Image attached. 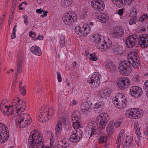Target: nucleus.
<instances>
[{"label": "nucleus", "mask_w": 148, "mask_h": 148, "mask_svg": "<svg viewBox=\"0 0 148 148\" xmlns=\"http://www.w3.org/2000/svg\"><path fill=\"white\" fill-rule=\"evenodd\" d=\"M14 13V11H12V14H10V20H12L13 18V13Z\"/></svg>", "instance_id": "4d7b16f0"}, {"label": "nucleus", "mask_w": 148, "mask_h": 148, "mask_svg": "<svg viewBox=\"0 0 148 148\" xmlns=\"http://www.w3.org/2000/svg\"><path fill=\"white\" fill-rule=\"evenodd\" d=\"M16 33L14 32H12L11 35V38L13 39L15 38L16 37L15 36Z\"/></svg>", "instance_id": "052dcab7"}, {"label": "nucleus", "mask_w": 148, "mask_h": 148, "mask_svg": "<svg viewBox=\"0 0 148 148\" xmlns=\"http://www.w3.org/2000/svg\"><path fill=\"white\" fill-rule=\"evenodd\" d=\"M92 7L96 11H101L104 9L105 4L102 0H93L91 2Z\"/></svg>", "instance_id": "1a4fd4ad"}, {"label": "nucleus", "mask_w": 148, "mask_h": 148, "mask_svg": "<svg viewBox=\"0 0 148 148\" xmlns=\"http://www.w3.org/2000/svg\"><path fill=\"white\" fill-rule=\"evenodd\" d=\"M61 130L59 128H56L55 132L57 137H58L61 133Z\"/></svg>", "instance_id": "de8ad7c7"}, {"label": "nucleus", "mask_w": 148, "mask_h": 148, "mask_svg": "<svg viewBox=\"0 0 148 148\" xmlns=\"http://www.w3.org/2000/svg\"><path fill=\"white\" fill-rule=\"evenodd\" d=\"M93 38L95 46L102 51H107L109 48L112 47V45L110 43L107 44L105 41L104 38L99 34H95Z\"/></svg>", "instance_id": "20e7f679"}, {"label": "nucleus", "mask_w": 148, "mask_h": 148, "mask_svg": "<svg viewBox=\"0 0 148 148\" xmlns=\"http://www.w3.org/2000/svg\"><path fill=\"white\" fill-rule=\"evenodd\" d=\"M90 60L96 61L97 60V58L95 56V53H94L90 54Z\"/></svg>", "instance_id": "c03bdc74"}, {"label": "nucleus", "mask_w": 148, "mask_h": 148, "mask_svg": "<svg viewBox=\"0 0 148 148\" xmlns=\"http://www.w3.org/2000/svg\"><path fill=\"white\" fill-rule=\"evenodd\" d=\"M143 114V111L140 109L136 108H132L130 110H127L125 113L127 117L135 119L140 118Z\"/></svg>", "instance_id": "6e6552de"}, {"label": "nucleus", "mask_w": 148, "mask_h": 148, "mask_svg": "<svg viewBox=\"0 0 148 148\" xmlns=\"http://www.w3.org/2000/svg\"><path fill=\"white\" fill-rule=\"evenodd\" d=\"M112 90L110 88H107L99 91V95L101 97L106 98L111 94Z\"/></svg>", "instance_id": "aec40b11"}, {"label": "nucleus", "mask_w": 148, "mask_h": 148, "mask_svg": "<svg viewBox=\"0 0 148 148\" xmlns=\"http://www.w3.org/2000/svg\"><path fill=\"white\" fill-rule=\"evenodd\" d=\"M39 132L34 130L31 133L28 140V146L29 148H44V145L40 139Z\"/></svg>", "instance_id": "7ed1b4c3"}, {"label": "nucleus", "mask_w": 148, "mask_h": 148, "mask_svg": "<svg viewBox=\"0 0 148 148\" xmlns=\"http://www.w3.org/2000/svg\"><path fill=\"white\" fill-rule=\"evenodd\" d=\"M123 122V120L122 119H120L118 120L116 122L119 123L120 125Z\"/></svg>", "instance_id": "e2e57ef3"}, {"label": "nucleus", "mask_w": 148, "mask_h": 148, "mask_svg": "<svg viewBox=\"0 0 148 148\" xmlns=\"http://www.w3.org/2000/svg\"><path fill=\"white\" fill-rule=\"evenodd\" d=\"M36 35V34L35 33L32 31H30L29 33V36L30 37H33V39L34 40H36L38 39L39 40H43L44 38L43 36L39 35L38 37L35 38V36Z\"/></svg>", "instance_id": "473e14b6"}, {"label": "nucleus", "mask_w": 148, "mask_h": 148, "mask_svg": "<svg viewBox=\"0 0 148 148\" xmlns=\"http://www.w3.org/2000/svg\"><path fill=\"white\" fill-rule=\"evenodd\" d=\"M62 146H63V148H66L69 145V142H67L65 140H62Z\"/></svg>", "instance_id": "79ce46f5"}, {"label": "nucleus", "mask_w": 148, "mask_h": 148, "mask_svg": "<svg viewBox=\"0 0 148 148\" xmlns=\"http://www.w3.org/2000/svg\"><path fill=\"white\" fill-rule=\"evenodd\" d=\"M50 111H46L45 110L40 112L41 114L39 115V117H42V120H41L42 122H46L47 121L46 118H48V117L50 115L49 114Z\"/></svg>", "instance_id": "393cba45"}, {"label": "nucleus", "mask_w": 148, "mask_h": 148, "mask_svg": "<svg viewBox=\"0 0 148 148\" xmlns=\"http://www.w3.org/2000/svg\"><path fill=\"white\" fill-rule=\"evenodd\" d=\"M32 122L31 119H29L28 120V121H25L24 120L21 121L20 119H16V124H18L21 125V127L24 128V127H27L28 125Z\"/></svg>", "instance_id": "5701e85b"}, {"label": "nucleus", "mask_w": 148, "mask_h": 148, "mask_svg": "<svg viewBox=\"0 0 148 148\" xmlns=\"http://www.w3.org/2000/svg\"><path fill=\"white\" fill-rule=\"evenodd\" d=\"M134 126L135 132L137 136V140L139 141L140 139V129L138 123L137 122H135Z\"/></svg>", "instance_id": "bb28decb"}, {"label": "nucleus", "mask_w": 148, "mask_h": 148, "mask_svg": "<svg viewBox=\"0 0 148 148\" xmlns=\"http://www.w3.org/2000/svg\"><path fill=\"white\" fill-rule=\"evenodd\" d=\"M144 87L147 92V95L148 97V80L145 81L144 85Z\"/></svg>", "instance_id": "a19ab883"}, {"label": "nucleus", "mask_w": 148, "mask_h": 148, "mask_svg": "<svg viewBox=\"0 0 148 148\" xmlns=\"http://www.w3.org/2000/svg\"><path fill=\"white\" fill-rule=\"evenodd\" d=\"M92 104L87 102H84L81 104L80 108L84 114H88L90 111Z\"/></svg>", "instance_id": "a211bd4d"}, {"label": "nucleus", "mask_w": 148, "mask_h": 148, "mask_svg": "<svg viewBox=\"0 0 148 148\" xmlns=\"http://www.w3.org/2000/svg\"><path fill=\"white\" fill-rule=\"evenodd\" d=\"M130 90V93L132 96L137 97L140 96L143 92L142 88L137 86L131 87Z\"/></svg>", "instance_id": "2eb2a0df"}, {"label": "nucleus", "mask_w": 148, "mask_h": 148, "mask_svg": "<svg viewBox=\"0 0 148 148\" xmlns=\"http://www.w3.org/2000/svg\"><path fill=\"white\" fill-rule=\"evenodd\" d=\"M16 3V0H13L12 5H14V6H15Z\"/></svg>", "instance_id": "774afa93"}, {"label": "nucleus", "mask_w": 148, "mask_h": 148, "mask_svg": "<svg viewBox=\"0 0 148 148\" xmlns=\"http://www.w3.org/2000/svg\"><path fill=\"white\" fill-rule=\"evenodd\" d=\"M48 12H47L45 11V12H44L43 11V12H42L43 14V16L44 17V16H46L47 15V13H48Z\"/></svg>", "instance_id": "69168bd1"}, {"label": "nucleus", "mask_w": 148, "mask_h": 148, "mask_svg": "<svg viewBox=\"0 0 148 148\" xmlns=\"http://www.w3.org/2000/svg\"><path fill=\"white\" fill-rule=\"evenodd\" d=\"M99 20L102 23H104L106 22L108 20V18L106 16H102L101 18L100 17Z\"/></svg>", "instance_id": "37998d69"}, {"label": "nucleus", "mask_w": 148, "mask_h": 148, "mask_svg": "<svg viewBox=\"0 0 148 148\" xmlns=\"http://www.w3.org/2000/svg\"><path fill=\"white\" fill-rule=\"evenodd\" d=\"M77 18L76 14L72 11H69L63 16L62 19L63 22L66 25H71Z\"/></svg>", "instance_id": "423d86ee"}, {"label": "nucleus", "mask_w": 148, "mask_h": 148, "mask_svg": "<svg viewBox=\"0 0 148 148\" xmlns=\"http://www.w3.org/2000/svg\"><path fill=\"white\" fill-rule=\"evenodd\" d=\"M148 21V14H145L143 15L140 18L139 21L141 22L143 21H146L145 23L146 22Z\"/></svg>", "instance_id": "e433bc0d"}, {"label": "nucleus", "mask_w": 148, "mask_h": 148, "mask_svg": "<svg viewBox=\"0 0 148 148\" xmlns=\"http://www.w3.org/2000/svg\"><path fill=\"white\" fill-rule=\"evenodd\" d=\"M21 91V94L23 95H25L26 94V89H20Z\"/></svg>", "instance_id": "864d4df0"}, {"label": "nucleus", "mask_w": 148, "mask_h": 148, "mask_svg": "<svg viewBox=\"0 0 148 148\" xmlns=\"http://www.w3.org/2000/svg\"><path fill=\"white\" fill-rule=\"evenodd\" d=\"M134 0H112L114 3L118 7H123V4H125L127 2L131 3Z\"/></svg>", "instance_id": "412c9836"}, {"label": "nucleus", "mask_w": 148, "mask_h": 148, "mask_svg": "<svg viewBox=\"0 0 148 148\" xmlns=\"http://www.w3.org/2000/svg\"><path fill=\"white\" fill-rule=\"evenodd\" d=\"M34 90H37L36 93L37 94L39 93L40 91V90L39 88L38 89L35 88V89H34Z\"/></svg>", "instance_id": "0e129e2a"}, {"label": "nucleus", "mask_w": 148, "mask_h": 148, "mask_svg": "<svg viewBox=\"0 0 148 148\" xmlns=\"http://www.w3.org/2000/svg\"><path fill=\"white\" fill-rule=\"evenodd\" d=\"M73 0H64L62 1L61 4L63 7L65 8L68 7L73 3Z\"/></svg>", "instance_id": "2f4dec72"}, {"label": "nucleus", "mask_w": 148, "mask_h": 148, "mask_svg": "<svg viewBox=\"0 0 148 148\" xmlns=\"http://www.w3.org/2000/svg\"><path fill=\"white\" fill-rule=\"evenodd\" d=\"M138 44L143 47H148V36H141L138 39Z\"/></svg>", "instance_id": "6ab92c4d"}, {"label": "nucleus", "mask_w": 148, "mask_h": 148, "mask_svg": "<svg viewBox=\"0 0 148 148\" xmlns=\"http://www.w3.org/2000/svg\"><path fill=\"white\" fill-rule=\"evenodd\" d=\"M31 52L34 53L35 55L40 56L42 54V52L40 48L38 47L33 46L30 49Z\"/></svg>", "instance_id": "cd10ccee"}, {"label": "nucleus", "mask_w": 148, "mask_h": 148, "mask_svg": "<svg viewBox=\"0 0 148 148\" xmlns=\"http://www.w3.org/2000/svg\"><path fill=\"white\" fill-rule=\"evenodd\" d=\"M87 29V28L85 27L80 26L75 27V32L77 34L79 35L80 37L86 36L88 33Z\"/></svg>", "instance_id": "f3484780"}, {"label": "nucleus", "mask_w": 148, "mask_h": 148, "mask_svg": "<svg viewBox=\"0 0 148 148\" xmlns=\"http://www.w3.org/2000/svg\"><path fill=\"white\" fill-rule=\"evenodd\" d=\"M132 140L130 139H129L127 140H126L123 144V146L124 148H131V147L132 144Z\"/></svg>", "instance_id": "f704fd0d"}, {"label": "nucleus", "mask_w": 148, "mask_h": 148, "mask_svg": "<svg viewBox=\"0 0 148 148\" xmlns=\"http://www.w3.org/2000/svg\"><path fill=\"white\" fill-rule=\"evenodd\" d=\"M106 65L111 72H113L116 69V66L111 61H108L106 63Z\"/></svg>", "instance_id": "c756f323"}, {"label": "nucleus", "mask_w": 148, "mask_h": 148, "mask_svg": "<svg viewBox=\"0 0 148 148\" xmlns=\"http://www.w3.org/2000/svg\"><path fill=\"white\" fill-rule=\"evenodd\" d=\"M121 139H119L117 138V140L116 142V144H121Z\"/></svg>", "instance_id": "13d9d810"}, {"label": "nucleus", "mask_w": 148, "mask_h": 148, "mask_svg": "<svg viewBox=\"0 0 148 148\" xmlns=\"http://www.w3.org/2000/svg\"><path fill=\"white\" fill-rule=\"evenodd\" d=\"M113 35L116 37H121L123 36L124 33V31L119 27H117L114 29Z\"/></svg>", "instance_id": "4be33fe9"}, {"label": "nucleus", "mask_w": 148, "mask_h": 148, "mask_svg": "<svg viewBox=\"0 0 148 148\" xmlns=\"http://www.w3.org/2000/svg\"><path fill=\"white\" fill-rule=\"evenodd\" d=\"M23 17L24 18V23L26 25H27L28 24L27 16L24 15L23 16Z\"/></svg>", "instance_id": "49530a36"}, {"label": "nucleus", "mask_w": 148, "mask_h": 148, "mask_svg": "<svg viewBox=\"0 0 148 148\" xmlns=\"http://www.w3.org/2000/svg\"><path fill=\"white\" fill-rule=\"evenodd\" d=\"M103 103L101 101H97L94 105L93 108L96 112L98 113L102 109Z\"/></svg>", "instance_id": "b1692460"}, {"label": "nucleus", "mask_w": 148, "mask_h": 148, "mask_svg": "<svg viewBox=\"0 0 148 148\" xmlns=\"http://www.w3.org/2000/svg\"><path fill=\"white\" fill-rule=\"evenodd\" d=\"M126 98L121 94H119L114 98H113L112 102L115 106L119 109H123L126 107Z\"/></svg>", "instance_id": "39448f33"}, {"label": "nucleus", "mask_w": 148, "mask_h": 148, "mask_svg": "<svg viewBox=\"0 0 148 148\" xmlns=\"http://www.w3.org/2000/svg\"><path fill=\"white\" fill-rule=\"evenodd\" d=\"M36 12L37 13H39L40 14H42V12H43V10H41L40 9H37L36 10Z\"/></svg>", "instance_id": "5fc2aeb1"}, {"label": "nucleus", "mask_w": 148, "mask_h": 148, "mask_svg": "<svg viewBox=\"0 0 148 148\" xmlns=\"http://www.w3.org/2000/svg\"><path fill=\"white\" fill-rule=\"evenodd\" d=\"M23 61V58L22 54H18L17 57L16 70L15 74L17 76L18 73H21Z\"/></svg>", "instance_id": "dca6fc26"}, {"label": "nucleus", "mask_w": 148, "mask_h": 148, "mask_svg": "<svg viewBox=\"0 0 148 148\" xmlns=\"http://www.w3.org/2000/svg\"><path fill=\"white\" fill-rule=\"evenodd\" d=\"M123 9L119 10L118 12V14L121 16L123 14Z\"/></svg>", "instance_id": "8fccbe9b"}, {"label": "nucleus", "mask_w": 148, "mask_h": 148, "mask_svg": "<svg viewBox=\"0 0 148 148\" xmlns=\"http://www.w3.org/2000/svg\"><path fill=\"white\" fill-rule=\"evenodd\" d=\"M54 140V138L53 137H51V138H50V143H51H51H53Z\"/></svg>", "instance_id": "680f3d73"}, {"label": "nucleus", "mask_w": 148, "mask_h": 148, "mask_svg": "<svg viewBox=\"0 0 148 148\" xmlns=\"http://www.w3.org/2000/svg\"><path fill=\"white\" fill-rule=\"evenodd\" d=\"M124 130L123 129L122 130L120 131L119 135L123 136L124 132Z\"/></svg>", "instance_id": "bf43d9fd"}, {"label": "nucleus", "mask_w": 148, "mask_h": 148, "mask_svg": "<svg viewBox=\"0 0 148 148\" xmlns=\"http://www.w3.org/2000/svg\"><path fill=\"white\" fill-rule=\"evenodd\" d=\"M103 132L102 133V134H101V135H99L100 136H101L99 138V141L100 142V143H103L104 142H105L107 140V138L106 137H105V136H102V135H103Z\"/></svg>", "instance_id": "ea45409f"}, {"label": "nucleus", "mask_w": 148, "mask_h": 148, "mask_svg": "<svg viewBox=\"0 0 148 148\" xmlns=\"http://www.w3.org/2000/svg\"><path fill=\"white\" fill-rule=\"evenodd\" d=\"M133 17L130 20L129 23L130 25L135 24L136 23V15L135 12H134L133 13Z\"/></svg>", "instance_id": "72a5a7b5"}, {"label": "nucleus", "mask_w": 148, "mask_h": 148, "mask_svg": "<svg viewBox=\"0 0 148 148\" xmlns=\"http://www.w3.org/2000/svg\"><path fill=\"white\" fill-rule=\"evenodd\" d=\"M116 83L119 87L121 89H125L130 84L129 79L125 77L119 78Z\"/></svg>", "instance_id": "f8f14e48"}, {"label": "nucleus", "mask_w": 148, "mask_h": 148, "mask_svg": "<svg viewBox=\"0 0 148 148\" xmlns=\"http://www.w3.org/2000/svg\"><path fill=\"white\" fill-rule=\"evenodd\" d=\"M111 122H113L114 124V126H115L116 127H120V125L116 122L115 123L114 121H111Z\"/></svg>", "instance_id": "6e6d98bb"}, {"label": "nucleus", "mask_w": 148, "mask_h": 148, "mask_svg": "<svg viewBox=\"0 0 148 148\" xmlns=\"http://www.w3.org/2000/svg\"><path fill=\"white\" fill-rule=\"evenodd\" d=\"M16 25L14 26L13 29V32H14L16 33Z\"/></svg>", "instance_id": "338daca9"}, {"label": "nucleus", "mask_w": 148, "mask_h": 148, "mask_svg": "<svg viewBox=\"0 0 148 148\" xmlns=\"http://www.w3.org/2000/svg\"><path fill=\"white\" fill-rule=\"evenodd\" d=\"M100 76L98 72L93 73L92 77L89 78L87 82L93 85V87H95L99 85Z\"/></svg>", "instance_id": "9b49d317"}, {"label": "nucleus", "mask_w": 148, "mask_h": 148, "mask_svg": "<svg viewBox=\"0 0 148 148\" xmlns=\"http://www.w3.org/2000/svg\"><path fill=\"white\" fill-rule=\"evenodd\" d=\"M57 74L58 77V80L59 82H60L62 81V79L61 75L59 72H57Z\"/></svg>", "instance_id": "09e8293b"}, {"label": "nucleus", "mask_w": 148, "mask_h": 148, "mask_svg": "<svg viewBox=\"0 0 148 148\" xmlns=\"http://www.w3.org/2000/svg\"><path fill=\"white\" fill-rule=\"evenodd\" d=\"M9 132L8 128L3 123H0V143L5 142L9 138Z\"/></svg>", "instance_id": "0eeeda50"}, {"label": "nucleus", "mask_w": 148, "mask_h": 148, "mask_svg": "<svg viewBox=\"0 0 148 148\" xmlns=\"http://www.w3.org/2000/svg\"><path fill=\"white\" fill-rule=\"evenodd\" d=\"M3 109L5 111V112L6 113H9V112H10L9 111L10 110V108H8L6 105H5V106L4 109L3 108Z\"/></svg>", "instance_id": "3c124183"}, {"label": "nucleus", "mask_w": 148, "mask_h": 148, "mask_svg": "<svg viewBox=\"0 0 148 148\" xmlns=\"http://www.w3.org/2000/svg\"><path fill=\"white\" fill-rule=\"evenodd\" d=\"M62 128V123L60 121H59L57 123L56 128H59L61 130Z\"/></svg>", "instance_id": "a18cd8bd"}, {"label": "nucleus", "mask_w": 148, "mask_h": 148, "mask_svg": "<svg viewBox=\"0 0 148 148\" xmlns=\"http://www.w3.org/2000/svg\"><path fill=\"white\" fill-rule=\"evenodd\" d=\"M62 141L61 140L60 142H58V145H57V147L58 148H63V146H62Z\"/></svg>", "instance_id": "603ef678"}, {"label": "nucleus", "mask_w": 148, "mask_h": 148, "mask_svg": "<svg viewBox=\"0 0 148 148\" xmlns=\"http://www.w3.org/2000/svg\"><path fill=\"white\" fill-rule=\"evenodd\" d=\"M80 120H79L78 121H77V120H74V121H72L73 127L74 129H75L76 130L79 129L80 127V123L79 122Z\"/></svg>", "instance_id": "c9c22d12"}, {"label": "nucleus", "mask_w": 148, "mask_h": 148, "mask_svg": "<svg viewBox=\"0 0 148 148\" xmlns=\"http://www.w3.org/2000/svg\"><path fill=\"white\" fill-rule=\"evenodd\" d=\"M18 119H20L21 121L24 120L25 121H28V120L31 119L30 117L29 116V114H27L22 113L20 114L18 117Z\"/></svg>", "instance_id": "7c9ffc66"}, {"label": "nucleus", "mask_w": 148, "mask_h": 148, "mask_svg": "<svg viewBox=\"0 0 148 148\" xmlns=\"http://www.w3.org/2000/svg\"><path fill=\"white\" fill-rule=\"evenodd\" d=\"M60 46L63 47L65 45V39L64 37L62 36L60 37Z\"/></svg>", "instance_id": "4c0bfd02"}, {"label": "nucleus", "mask_w": 148, "mask_h": 148, "mask_svg": "<svg viewBox=\"0 0 148 148\" xmlns=\"http://www.w3.org/2000/svg\"><path fill=\"white\" fill-rule=\"evenodd\" d=\"M108 114L106 113H102L99 115L96 119L97 122H99V125L98 126L96 122H91L89 125V127L91 129V133L90 137L92 135L96 134H102L103 130L105 127L107 123Z\"/></svg>", "instance_id": "f03ea898"}, {"label": "nucleus", "mask_w": 148, "mask_h": 148, "mask_svg": "<svg viewBox=\"0 0 148 148\" xmlns=\"http://www.w3.org/2000/svg\"><path fill=\"white\" fill-rule=\"evenodd\" d=\"M1 112L3 113V114L5 115H7V116H10L14 112V109H12V110H11V112L8 113H6L5 111L4 110H3L2 108H1Z\"/></svg>", "instance_id": "58836bf2"}, {"label": "nucleus", "mask_w": 148, "mask_h": 148, "mask_svg": "<svg viewBox=\"0 0 148 148\" xmlns=\"http://www.w3.org/2000/svg\"><path fill=\"white\" fill-rule=\"evenodd\" d=\"M82 132L80 129L76 130L73 132V133L70 137V141L73 143L79 141L82 135Z\"/></svg>", "instance_id": "9d476101"}, {"label": "nucleus", "mask_w": 148, "mask_h": 148, "mask_svg": "<svg viewBox=\"0 0 148 148\" xmlns=\"http://www.w3.org/2000/svg\"><path fill=\"white\" fill-rule=\"evenodd\" d=\"M137 50L131 51L128 55L127 61H122L119 64V70L123 75H126L130 72V69L132 66L135 69L138 68L140 63V58L137 53Z\"/></svg>", "instance_id": "f257e3e1"}, {"label": "nucleus", "mask_w": 148, "mask_h": 148, "mask_svg": "<svg viewBox=\"0 0 148 148\" xmlns=\"http://www.w3.org/2000/svg\"><path fill=\"white\" fill-rule=\"evenodd\" d=\"M114 124L113 122L110 121L106 127V131L109 134H113L114 132Z\"/></svg>", "instance_id": "c85d7f7f"}, {"label": "nucleus", "mask_w": 148, "mask_h": 148, "mask_svg": "<svg viewBox=\"0 0 148 148\" xmlns=\"http://www.w3.org/2000/svg\"><path fill=\"white\" fill-rule=\"evenodd\" d=\"M17 99H18V100H16L15 99H14L12 106H14L15 107L17 108L16 110H17L16 113H18L20 111L23 112L25 110L26 103H25L24 102L23 103L20 104V103L21 100L18 98Z\"/></svg>", "instance_id": "4468645a"}, {"label": "nucleus", "mask_w": 148, "mask_h": 148, "mask_svg": "<svg viewBox=\"0 0 148 148\" xmlns=\"http://www.w3.org/2000/svg\"><path fill=\"white\" fill-rule=\"evenodd\" d=\"M81 116L80 112L78 110H75L73 112L71 115V120L72 121H73L74 120H76L77 121H78L79 120H80Z\"/></svg>", "instance_id": "a878e982"}, {"label": "nucleus", "mask_w": 148, "mask_h": 148, "mask_svg": "<svg viewBox=\"0 0 148 148\" xmlns=\"http://www.w3.org/2000/svg\"><path fill=\"white\" fill-rule=\"evenodd\" d=\"M137 38V36L135 34L128 36L125 40L126 47L129 48L132 47L136 44Z\"/></svg>", "instance_id": "ddd939ff"}]
</instances>
